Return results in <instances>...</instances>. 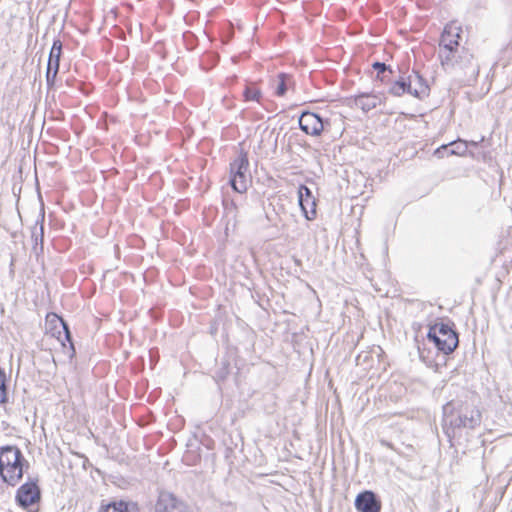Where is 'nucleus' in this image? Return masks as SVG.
Masks as SVG:
<instances>
[{
    "instance_id": "9b49d317",
    "label": "nucleus",
    "mask_w": 512,
    "mask_h": 512,
    "mask_svg": "<svg viewBox=\"0 0 512 512\" xmlns=\"http://www.w3.org/2000/svg\"><path fill=\"white\" fill-rule=\"evenodd\" d=\"M299 205L308 220H312L315 215V198L312 195L311 190L305 186L301 185L298 191Z\"/></svg>"
},
{
    "instance_id": "f03ea898",
    "label": "nucleus",
    "mask_w": 512,
    "mask_h": 512,
    "mask_svg": "<svg viewBox=\"0 0 512 512\" xmlns=\"http://www.w3.org/2000/svg\"><path fill=\"white\" fill-rule=\"evenodd\" d=\"M443 422L451 429H474L481 423V412L469 402L451 401L443 406Z\"/></svg>"
},
{
    "instance_id": "423d86ee",
    "label": "nucleus",
    "mask_w": 512,
    "mask_h": 512,
    "mask_svg": "<svg viewBox=\"0 0 512 512\" xmlns=\"http://www.w3.org/2000/svg\"><path fill=\"white\" fill-rule=\"evenodd\" d=\"M414 77L419 82L418 87H412V80L410 76L408 82L404 78L396 80L390 87L389 92L394 96H401L407 92L416 98L422 99L424 96L428 95V85L423 83V79L418 73H415Z\"/></svg>"
},
{
    "instance_id": "dca6fc26",
    "label": "nucleus",
    "mask_w": 512,
    "mask_h": 512,
    "mask_svg": "<svg viewBox=\"0 0 512 512\" xmlns=\"http://www.w3.org/2000/svg\"><path fill=\"white\" fill-rule=\"evenodd\" d=\"M290 80L291 76L286 73H280L278 75V84L275 90L277 96H283L286 93Z\"/></svg>"
},
{
    "instance_id": "f8f14e48",
    "label": "nucleus",
    "mask_w": 512,
    "mask_h": 512,
    "mask_svg": "<svg viewBox=\"0 0 512 512\" xmlns=\"http://www.w3.org/2000/svg\"><path fill=\"white\" fill-rule=\"evenodd\" d=\"M381 102L380 97L374 94H359L355 97V106L362 109L364 112H368L376 108Z\"/></svg>"
},
{
    "instance_id": "4be33fe9",
    "label": "nucleus",
    "mask_w": 512,
    "mask_h": 512,
    "mask_svg": "<svg viewBox=\"0 0 512 512\" xmlns=\"http://www.w3.org/2000/svg\"><path fill=\"white\" fill-rule=\"evenodd\" d=\"M61 323L63 325V328H64V331H65V337L66 339L71 343V333L69 331V328L67 326V324L61 319Z\"/></svg>"
},
{
    "instance_id": "f3484780",
    "label": "nucleus",
    "mask_w": 512,
    "mask_h": 512,
    "mask_svg": "<svg viewBox=\"0 0 512 512\" xmlns=\"http://www.w3.org/2000/svg\"><path fill=\"white\" fill-rule=\"evenodd\" d=\"M8 401L7 397V385H6V374L4 370L0 368V403L4 404Z\"/></svg>"
},
{
    "instance_id": "4468645a",
    "label": "nucleus",
    "mask_w": 512,
    "mask_h": 512,
    "mask_svg": "<svg viewBox=\"0 0 512 512\" xmlns=\"http://www.w3.org/2000/svg\"><path fill=\"white\" fill-rule=\"evenodd\" d=\"M61 52H62V43L60 40H55L53 42V45L50 50L48 63H47V69H49V70L56 69V71H59V62H60Z\"/></svg>"
},
{
    "instance_id": "f257e3e1",
    "label": "nucleus",
    "mask_w": 512,
    "mask_h": 512,
    "mask_svg": "<svg viewBox=\"0 0 512 512\" xmlns=\"http://www.w3.org/2000/svg\"><path fill=\"white\" fill-rule=\"evenodd\" d=\"M462 28L455 22L444 27L439 40L438 57L442 68L450 73H460L465 80H476L479 65L474 61L470 51L460 45Z\"/></svg>"
},
{
    "instance_id": "a211bd4d",
    "label": "nucleus",
    "mask_w": 512,
    "mask_h": 512,
    "mask_svg": "<svg viewBox=\"0 0 512 512\" xmlns=\"http://www.w3.org/2000/svg\"><path fill=\"white\" fill-rule=\"evenodd\" d=\"M261 91L255 87L247 86L244 90V98L246 101H259Z\"/></svg>"
},
{
    "instance_id": "9d476101",
    "label": "nucleus",
    "mask_w": 512,
    "mask_h": 512,
    "mask_svg": "<svg viewBox=\"0 0 512 512\" xmlns=\"http://www.w3.org/2000/svg\"><path fill=\"white\" fill-rule=\"evenodd\" d=\"M355 507L359 512H380L381 502L372 491H364L357 495Z\"/></svg>"
},
{
    "instance_id": "aec40b11",
    "label": "nucleus",
    "mask_w": 512,
    "mask_h": 512,
    "mask_svg": "<svg viewBox=\"0 0 512 512\" xmlns=\"http://www.w3.org/2000/svg\"><path fill=\"white\" fill-rule=\"evenodd\" d=\"M43 220H44V214L42 215V220H41V223H40L39 234H37L36 232H33V237L35 238V244L37 245L38 241H40L41 249L43 248V236H44V233H43Z\"/></svg>"
},
{
    "instance_id": "6ab92c4d",
    "label": "nucleus",
    "mask_w": 512,
    "mask_h": 512,
    "mask_svg": "<svg viewBox=\"0 0 512 512\" xmlns=\"http://www.w3.org/2000/svg\"><path fill=\"white\" fill-rule=\"evenodd\" d=\"M372 67L375 71H377L378 76L381 74H386V73L392 74L391 67L386 65L383 62H374L372 64Z\"/></svg>"
},
{
    "instance_id": "412c9836",
    "label": "nucleus",
    "mask_w": 512,
    "mask_h": 512,
    "mask_svg": "<svg viewBox=\"0 0 512 512\" xmlns=\"http://www.w3.org/2000/svg\"><path fill=\"white\" fill-rule=\"evenodd\" d=\"M57 73H58V71H56V69H52V70L47 69V71H46V81H47V85L48 86H52L54 84V81L56 79Z\"/></svg>"
},
{
    "instance_id": "b1692460",
    "label": "nucleus",
    "mask_w": 512,
    "mask_h": 512,
    "mask_svg": "<svg viewBox=\"0 0 512 512\" xmlns=\"http://www.w3.org/2000/svg\"><path fill=\"white\" fill-rule=\"evenodd\" d=\"M458 58V53H454L453 55V58L452 59H457Z\"/></svg>"
},
{
    "instance_id": "2eb2a0df",
    "label": "nucleus",
    "mask_w": 512,
    "mask_h": 512,
    "mask_svg": "<svg viewBox=\"0 0 512 512\" xmlns=\"http://www.w3.org/2000/svg\"><path fill=\"white\" fill-rule=\"evenodd\" d=\"M449 146L454 147V149L450 150L451 155H462L467 151V145L462 140L453 141L449 144ZM447 148L448 145H442L435 151V154L438 155L439 157H443L442 151H446Z\"/></svg>"
},
{
    "instance_id": "7ed1b4c3",
    "label": "nucleus",
    "mask_w": 512,
    "mask_h": 512,
    "mask_svg": "<svg viewBox=\"0 0 512 512\" xmlns=\"http://www.w3.org/2000/svg\"><path fill=\"white\" fill-rule=\"evenodd\" d=\"M29 467L22 451L13 445L0 447V476L8 485L15 486Z\"/></svg>"
},
{
    "instance_id": "0eeeda50",
    "label": "nucleus",
    "mask_w": 512,
    "mask_h": 512,
    "mask_svg": "<svg viewBox=\"0 0 512 512\" xmlns=\"http://www.w3.org/2000/svg\"><path fill=\"white\" fill-rule=\"evenodd\" d=\"M40 496V489L37 483L30 481L18 488L15 499L20 507L29 510L31 506L39 502Z\"/></svg>"
},
{
    "instance_id": "20e7f679",
    "label": "nucleus",
    "mask_w": 512,
    "mask_h": 512,
    "mask_svg": "<svg viewBox=\"0 0 512 512\" xmlns=\"http://www.w3.org/2000/svg\"><path fill=\"white\" fill-rule=\"evenodd\" d=\"M428 339L444 354L452 353L458 346V334L449 323H436L430 327Z\"/></svg>"
},
{
    "instance_id": "5701e85b",
    "label": "nucleus",
    "mask_w": 512,
    "mask_h": 512,
    "mask_svg": "<svg viewBox=\"0 0 512 512\" xmlns=\"http://www.w3.org/2000/svg\"><path fill=\"white\" fill-rule=\"evenodd\" d=\"M377 79H379L380 81L384 82L388 79V75L387 74H381V75H377Z\"/></svg>"
},
{
    "instance_id": "6e6552de",
    "label": "nucleus",
    "mask_w": 512,
    "mask_h": 512,
    "mask_svg": "<svg viewBox=\"0 0 512 512\" xmlns=\"http://www.w3.org/2000/svg\"><path fill=\"white\" fill-rule=\"evenodd\" d=\"M155 512H193L191 508L172 493L160 492L155 504Z\"/></svg>"
},
{
    "instance_id": "39448f33",
    "label": "nucleus",
    "mask_w": 512,
    "mask_h": 512,
    "mask_svg": "<svg viewBox=\"0 0 512 512\" xmlns=\"http://www.w3.org/2000/svg\"><path fill=\"white\" fill-rule=\"evenodd\" d=\"M230 185L238 193H244L250 182L249 161L247 153L241 152L230 163Z\"/></svg>"
},
{
    "instance_id": "ddd939ff",
    "label": "nucleus",
    "mask_w": 512,
    "mask_h": 512,
    "mask_svg": "<svg viewBox=\"0 0 512 512\" xmlns=\"http://www.w3.org/2000/svg\"><path fill=\"white\" fill-rule=\"evenodd\" d=\"M99 512H138L136 504L123 500L102 504Z\"/></svg>"
},
{
    "instance_id": "1a4fd4ad",
    "label": "nucleus",
    "mask_w": 512,
    "mask_h": 512,
    "mask_svg": "<svg viewBox=\"0 0 512 512\" xmlns=\"http://www.w3.org/2000/svg\"><path fill=\"white\" fill-rule=\"evenodd\" d=\"M299 126L306 134L319 136L325 128V122L318 114L306 111L299 118Z\"/></svg>"
}]
</instances>
